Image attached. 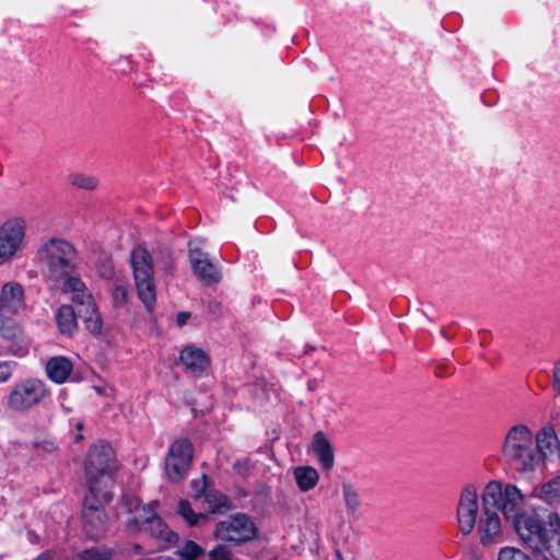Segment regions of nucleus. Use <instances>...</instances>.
<instances>
[{"mask_svg":"<svg viewBox=\"0 0 560 560\" xmlns=\"http://www.w3.org/2000/svg\"><path fill=\"white\" fill-rule=\"evenodd\" d=\"M525 497L513 483L490 480L480 491L474 483H466L459 491L456 508V526L463 536L475 533L486 549L505 541L501 512L510 522L524 545L534 552L548 551L560 560V517L548 513L524 512Z\"/></svg>","mask_w":560,"mask_h":560,"instance_id":"f257e3e1","label":"nucleus"},{"mask_svg":"<svg viewBox=\"0 0 560 560\" xmlns=\"http://www.w3.org/2000/svg\"><path fill=\"white\" fill-rule=\"evenodd\" d=\"M158 501L142 505L133 494H125L118 505L117 516L130 533L148 532L160 548L177 542L178 536L155 513Z\"/></svg>","mask_w":560,"mask_h":560,"instance_id":"f03ea898","label":"nucleus"},{"mask_svg":"<svg viewBox=\"0 0 560 560\" xmlns=\"http://www.w3.org/2000/svg\"><path fill=\"white\" fill-rule=\"evenodd\" d=\"M25 308L23 287L18 282H7L0 291V336L9 341V352L16 357L27 353L30 340L12 317Z\"/></svg>","mask_w":560,"mask_h":560,"instance_id":"7ed1b4c3","label":"nucleus"},{"mask_svg":"<svg viewBox=\"0 0 560 560\" xmlns=\"http://www.w3.org/2000/svg\"><path fill=\"white\" fill-rule=\"evenodd\" d=\"M117 460L110 444L98 442L93 444L85 457V482L90 493H101L103 500H110V488L117 470Z\"/></svg>","mask_w":560,"mask_h":560,"instance_id":"20e7f679","label":"nucleus"},{"mask_svg":"<svg viewBox=\"0 0 560 560\" xmlns=\"http://www.w3.org/2000/svg\"><path fill=\"white\" fill-rule=\"evenodd\" d=\"M43 275L54 288L75 275L77 252L72 244L61 238H50L37 249Z\"/></svg>","mask_w":560,"mask_h":560,"instance_id":"39448f33","label":"nucleus"},{"mask_svg":"<svg viewBox=\"0 0 560 560\" xmlns=\"http://www.w3.org/2000/svg\"><path fill=\"white\" fill-rule=\"evenodd\" d=\"M502 455L521 474L528 475L540 465L532 430L517 423L510 427L504 435Z\"/></svg>","mask_w":560,"mask_h":560,"instance_id":"423d86ee","label":"nucleus"},{"mask_svg":"<svg viewBox=\"0 0 560 560\" xmlns=\"http://www.w3.org/2000/svg\"><path fill=\"white\" fill-rule=\"evenodd\" d=\"M130 264L138 296L145 308L151 312L156 301L152 257L147 248L137 246L131 252Z\"/></svg>","mask_w":560,"mask_h":560,"instance_id":"0eeeda50","label":"nucleus"},{"mask_svg":"<svg viewBox=\"0 0 560 560\" xmlns=\"http://www.w3.org/2000/svg\"><path fill=\"white\" fill-rule=\"evenodd\" d=\"M49 395L46 383L38 378H27L15 383L8 396V407L14 411H27L40 404Z\"/></svg>","mask_w":560,"mask_h":560,"instance_id":"6e6552de","label":"nucleus"},{"mask_svg":"<svg viewBox=\"0 0 560 560\" xmlns=\"http://www.w3.org/2000/svg\"><path fill=\"white\" fill-rule=\"evenodd\" d=\"M26 222L14 217L0 225V266L13 260L25 245Z\"/></svg>","mask_w":560,"mask_h":560,"instance_id":"1a4fd4ad","label":"nucleus"},{"mask_svg":"<svg viewBox=\"0 0 560 560\" xmlns=\"http://www.w3.org/2000/svg\"><path fill=\"white\" fill-rule=\"evenodd\" d=\"M257 528L249 516L236 513L215 525L214 537L221 540L246 542L256 537Z\"/></svg>","mask_w":560,"mask_h":560,"instance_id":"9d476101","label":"nucleus"},{"mask_svg":"<svg viewBox=\"0 0 560 560\" xmlns=\"http://www.w3.org/2000/svg\"><path fill=\"white\" fill-rule=\"evenodd\" d=\"M194 456V446L187 439L174 441L165 458V472L173 482L180 481L188 472Z\"/></svg>","mask_w":560,"mask_h":560,"instance_id":"9b49d317","label":"nucleus"},{"mask_svg":"<svg viewBox=\"0 0 560 560\" xmlns=\"http://www.w3.org/2000/svg\"><path fill=\"white\" fill-rule=\"evenodd\" d=\"M203 241L195 238L188 243V258L194 275L205 284L213 285L220 282L222 276L219 267L213 264L208 254L202 250Z\"/></svg>","mask_w":560,"mask_h":560,"instance_id":"f8f14e48","label":"nucleus"},{"mask_svg":"<svg viewBox=\"0 0 560 560\" xmlns=\"http://www.w3.org/2000/svg\"><path fill=\"white\" fill-rule=\"evenodd\" d=\"M98 494L88 491L82 512L84 530L92 539H97L106 528V516L103 512V505L110 501L103 500Z\"/></svg>","mask_w":560,"mask_h":560,"instance_id":"ddd939ff","label":"nucleus"},{"mask_svg":"<svg viewBox=\"0 0 560 560\" xmlns=\"http://www.w3.org/2000/svg\"><path fill=\"white\" fill-rule=\"evenodd\" d=\"M194 489V500L196 503H201L202 508L210 513L222 514L232 509L230 499L217 491L206 490L205 477L191 482Z\"/></svg>","mask_w":560,"mask_h":560,"instance_id":"4468645a","label":"nucleus"},{"mask_svg":"<svg viewBox=\"0 0 560 560\" xmlns=\"http://www.w3.org/2000/svg\"><path fill=\"white\" fill-rule=\"evenodd\" d=\"M54 288L70 294V299L77 305L78 311L90 308L96 304L91 291L77 275L67 278Z\"/></svg>","mask_w":560,"mask_h":560,"instance_id":"2eb2a0df","label":"nucleus"},{"mask_svg":"<svg viewBox=\"0 0 560 560\" xmlns=\"http://www.w3.org/2000/svg\"><path fill=\"white\" fill-rule=\"evenodd\" d=\"M538 455L550 460H560V441L551 427L542 428L534 438Z\"/></svg>","mask_w":560,"mask_h":560,"instance_id":"dca6fc26","label":"nucleus"},{"mask_svg":"<svg viewBox=\"0 0 560 560\" xmlns=\"http://www.w3.org/2000/svg\"><path fill=\"white\" fill-rule=\"evenodd\" d=\"M179 360L186 370L194 374L202 373L209 365V359L205 351L194 345H188L183 348Z\"/></svg>","mask_w":560,"mask_h":560,"instance_id":"f3484780","label":"nucleus"},{"mask_svg":"<svg viewBox=\"0 0 560 560\" xmlns=\"http://www.w3.org/2000/svg\"><path fill=\"white\" fill-rule=\"evenodd\" d=\"M73 370L72 362L62 355L50 358L45 366L47 377L57 384L65 383Z\"/></svg>","mask_w":560,"mask_h":560,"instance_id":"a211bd4d","label":"nucleus"},{"mask_svg":"<svg viewBox=\"0 0 560 560\" xmlns=\"http://www.w3.org/2000/svg\"><path fill=\"white\" fill-rule=\"evenodd\" d=\"M312 448L320 466L325 470H330L335 463L334 447L323 432H316L314 434Z\"/></svg>","mask_w":560,"mask_h":560,"instance_id":"6ab92c4d","label":"nucleus"},{"mask_svg":"<svg viewBox=\"0 0 560 560\" xmlns=\"http://www.w3.org/2000/svg\"><path fill=\"white\" fill-rule=\"evenodd\" d=\"M56 322L62 335L72 336L77 330V314L69 304H63L57 310Z\"/></svg>","mask_w":560,"mask_h":560,"instance_id":"aec40b11","label":"nucleus"},{"mask_svg":"<svg viewBox=\"0 0 560 560\" xmlns=\"http://www.w3.org/2000/svg\"><path fill=\"white\" fill-rule=\"evenodd\" d=\"M532 495L547 503L560 501V477H556L547 482L536 486Z\"/></svg>","mask_w":560,"mask_h":560,"instance_id":"412c9836","label":"nucleus"},{"mask_svg":"<svg viewBox=\"0 0 560 560\" xmlns=\"http://www.w3.org/2000/svg\"><path fill=\"white\" fill-rule=\"evenodd\" d=\"M293 475L296 486L301 491H308L313 489L319 479L317 470L311 466L296 467Z\"/></svg>","mask_w":560,"mask_h":560,"instance_id":"4be33fe9","label":"nucleus"},{"mask_svg":"<svg viewBox=\"0 0 560 560\" xmlns=\"http://www.w3.org/2000/svg\"><path fill=\"white\" fill-rule=\"evenodd\" d=\"M78 315L82 318L85 328L90 334L94 336L102 334L103 320L96 304L86 310H79Z\"/></svg>","mask_w":560,"mask_h":560,"instance_id":"5701e85b","label":"nucleus"},{"mask_svg":"<svg viewBox=\"0 0 560 560\" xmlns=\"http://www.w3.org/2000/svg\"><path fill=\"white\" fill-rule=\"evenodd\" d=\"M341 488L347 512L349 514H354L361 506L360 491L350 480H343Z\"/></svg>","mask_w":560,"mask_h":560,"instance_id":"b1692460","label":"nucleus"},{"mask_svg":"<svg viewBox=\"0 0 560 560\" xmlns=\"http://www.w3.org/2000/svg\"><path fill=\"white\" fill-rule=\"evenodd\" d=\"M68 183L77 189L92 191L98 186V178L90 173L72 172L67 176Z\"/></svg>","mask_w":560,"mask_h":560,"instance_id":"393cba45","label":"nucleus"},{"mask_svg":"<svg viewBox=\"0 0 560 560\" xmlns=\"http://www.w3.org/2000/svg\"><path fill=\"white\" fill-rule=\"evenodd\" d=\"M178 513L191 526L199 525L208 521V516L205 513H196L189 502L185 500L179 502Z\"/></svg>","mask_w":560,"mask_h":560,"instance_id":"a878e982","label":"nucleus"},{"mask_svg":"<svg viewBox=\"0 0 560 560\" xmlns=\"http://www.w3.org/2000/svg\"><path fill=\"white\" fill-rule=\"evenodd\" d=\"M497 560H533L527 553L520 548L505 546L500 548Z\"/></svg>","mask_w":560,"mask_h":560,"instance_id":"bb28decb","label":"nucleus"},{"mask_svg":"<svg viewBox=\"0 0 560 560\" xmlns=\"http://www.w3.org/2000/svg\"><path fill=\"white\" fill-rule=\"evenodd\" d=\"M203 553V549L192 540H187L178 550L182 560H197Z\"/></svg>","mask_w":560,"mask_h":560,"instance_id":"cd10ccee","label":"nucleus"},{"mask_svg":"<svg viewBox=\"0 0 560 560\" xmlns=\"http://www.w3.org/2000/svg\"><path fill=\"white\" fill-rule=\"evenodd\" d=\"M82 560H109L110 552L101 548H91L80 552Z\"/></svg>","mask_w":560,"mask_h":560,"instance_id":"c85d7f7f","label":"nucleus"},{"mask_svg":"<svg viewBox=\"0 0 560 560\" xmlns=\"http://www.w3.org/2000/svg\"><path fill=\"white\" fill-rule=\"evenodd\" d=\"M211 560H234L231 551L226 546L219 545L209 552Z\"/></svg>","mask_w":560,"mask_h":560,"instance_id":"c756f323","label":"nucleus"},{"mask_svg":"<svg viewBox=\"0 0 560 560\" xmlns=\"http://www.w3.org/2000/svg\"><path fill=\"white\" fill-rule=\"evenodd\" d=\"M128 290L122 284H117L113 291V301L116 306H121L127 302Z\"/></svg>","mask_w":560,"mask_h":560,"instance_id":"7c9ffc66","label":"nucleus"},{"mask_svg":"<svg viewBox=\"0 0 560 560\" xmlns=\"http://www.w3.org/2000/svg\"><path fill=\"white\" fill-rule=\"evenodd\" d=\"M13 372V363L11 362H0V383H4L9 381L12 376Z\"/></svg>","mask_w":560,"mask_h":560,"instance_id":"2f4dec72","label":"nucleus"},{"mask_svg":"<svg viewBox=\"0 0 560 560\" xmlns=\"http://www.w3.org/2000/svg\"><path fill=\"white\" fill-rule=\"evenodd\" d=\"M552 385L555 392L560 395V359L557 360L553 364L552 370Z\"/></svg>","mask_w":560,"mask_h":560,"instance_id":"473e14b6","label":"nucleus"},{"mask_svg":"<svg viewBox=\"0 0 560 560\" xmlns=\"http://www.w3.org/2000/svg\"><path fill=\"white\" fill-rule=\"evenodd\" d=\"M98 273L101 277L105 278V279H110L114 277V266L112 264V261H105L100 268H98Z\"/></svg>","mask_w":560,"mask_h":560,"instance_id":"72a5a7b5","label":"nucleus"},{"mask_svg":"<svg viewBox=\"0 0 560 560\" xmlns=\"http://www.w3.org/2000/svg\"><path fill=\"white\" fill-rule=\"evenodd\" d=\"M189 317H190V313H188V312H180V313H178V315L176 317L177 326L178 327H183L187 323Z\"/></svg>","mask_w":560,"mask_h":560,"instance_id":"f704fd0d","label":"nucleus"},{"mask_svg":"<svg viewBox=\"0 0 560 560\" xmlns=\"http://www.w3.org/2000/svg\"><path fill=\"white\" fill-rule=\"evenodd\" d=\"M94 390L98 394V395H109L112 389L109 387H102V386H93Z\"/></svg>","mask_w":560,"mask_h":560,"instance_id":"c9c22d12","label":"nucleus"},{"mask_svg":"<svg viewBox=\"0 0 560 560\" xmlns=\"http://www.w3.org/2000/svg\"><path fill=\"white\" fill-rule=\"evenodd\" d=\"M75 428H77L79 431H81V430L83 429V423H82V422H80V421H79V422H77V423H75Z\"/></svg>","mask_w":560,"mask_h":560,"instance_id":"e433bc0d","label":"nucleus"},{"mask_svg":"<svg viewBox=\"0 0 560 560\" xmlns=\"http://www.w3.org/2000/svg\"><path fill=\"white\" fill-rule=\"evenodd\" d=\"M82 438H83V436H82L81 434H78V435L75 436V441H80Z\"/></svg>","mask_w":560,"mask_h":560,"instance_id":"4c0bfd02","label":"nucleus"},{"mask_svg":"<svg viewBox=\"0 0 560 560\" xmlns=\"http://www.w3.org/2000/svg\"><path fill=\"white\" fill-rule=\"evenodd\" d=\"M38 560H40V559H38Z\"/></svg>","mask_w":560,"mask_h":560,"instance_id":"58836bf2","label":"nucleus"}]
</instances>
